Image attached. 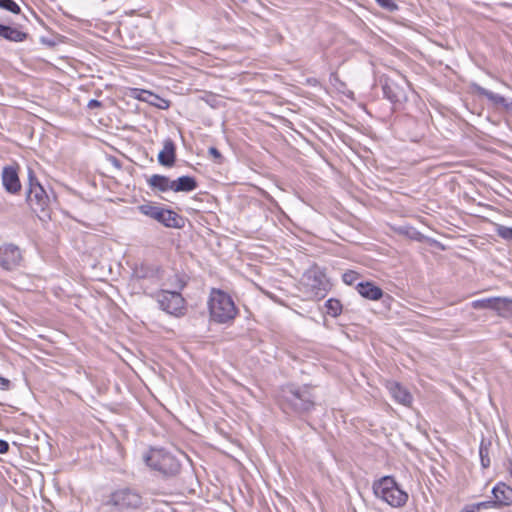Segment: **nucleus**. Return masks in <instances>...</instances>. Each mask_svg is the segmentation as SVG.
<instances>
[{
  "instance_id": "12",
  "label": "nucleus",
  "mask_w": 512,
  "mask_h": 512,
  "mask_svg": "<svg viewBox=\"0 0 512 512\" xmlns=\"http://www.w3.org/2000/svg\"><path fill=\"white\" fill-rule=\"evenodd\" d=\"M471 88L477 95L486 97L495 107H501L506 112L512 113V99H508L499 94H496L477 83H473Z\"/></svg>"
},
{
  "instance_id": "25",
  "label": "nucleus",
  "mask_w": 512,
  "mask_h": 512,
  "mask_svg": "<svg viewBox=\"0 0 512 512\" xmlns=\"http://www.w3.org/2000/svg\"><path fill=\"white\" fill-rule=\"evenodd\" d=\"M327 314L331 317H338L342 313V304L338 299L330 298L326 301Z\"/></svg>"
},
{
  "instance_id": "8",
  "label": "nucleus",
  "mask_w": 512,
  "mask_h": 512,
  "mask_svg": "<svg viewBox=\"0 0 512 512\" xmlns=\"http://www.w3.org/2000/svg\"><path fill=\"white\" fill-rule=\"evenodd\" d=\"M302 283L306 293L316 299L324 298L329 289V282L325 273L317 267L304 273Z\"/></svg>"
},
{
  "instance_id": "39",
  "label": "nucleus",
  "mask_w": 512,
  "mask_h": 512,
  "mask_svg": "<svg viewBox=\"0 0 512 512\" xmlns=\"http://www.w3.org/2000/svg\"><path fill=\"white\" fill-rule=\"evenodd\" d=\"M402 82H403V84H405L406 86H408V82H407L404 78L402 79Z\"/></svg>"
},
{
  "instance_id": "4",
  "label": "nucleus",
  "mask_w": 512,
  "mask_h": 512,
  "mask_svg": "<svg viewBox=\"0 0 512 512\" xmlns=\"http://www.w3.org/2000/svg\"><path fill=\"white\" fill-rule=\"evenodd\" d=\"M143 460L149 468L158 471L164 477H174L181 470L179 460L169 451L162 448H150L143 455Z\"/></svg>"
},
{
  "instance_id": "2",
  "label": "nucleus",
  "mask_w": 512,
  "mask_h": 512,
  "mask_svg": "<svg viewBox=\"0 0 512 512\" xmlns=\"http://www.w3.org/2000/svg\"><path fill=\"white\" fill-rule=\"evenodd\" d=\"M210 320L217 324H230L238 315L232 297L223 290L212 288L208 300Z\"/></svg>"
},
{
  "instance_id": "35",
  "label": "nucleus",
  "mask_w": 512,
  "mask_h": 512,
  "mask_svg": "<svg viewBox=\"0 0 512 512\" xmlns=\"http://www.w3.org/2000/svg\"><path fill=\"white\" fill-rule=\"evenodd\" d=\"M9 451V443L3 439H0V454H5Z\"/></svg>"
},
{
  "instance_id": "11",
  "label": "nucleus",
  "mask_w": 512,
  "mask_h": 512,
  "mask_svg": "<svg viewBox=\"0 0 512 512\" xmlns=\"http://www.w3.org/2000/svg\"><path fill=\"white\" fill-rule=\"evenodd\" d=\"M382 91L384 97L394 104L403 103L408 99L405 86L391 78H385Z\"/></svg>"
},
{
  "instance_id": "7",
  "label": "nucleus",
  "mask_w": 512,
  "mask_h": 512,
  "mask_svg": "<svg viewBox=\"0 0 512 512\" xmlns=\"http://www.w3.org/2000/svg\"><path fill=\"white\" fill-rule=\"evenodd\" d=\"M141 214L156 220L168 228H182L184 226V218L171 209H165L161 206L146 203L138 206Z\"/></svg>"
},
{
  "instance_id": "6",
  "label": "nucleus",
  "mask_w": 512,
  "mask_h": 512,
  "mask_svg": "<svg viewBox=\"0 0 512 512\" xmlns=\"http://www.w3.org/2000/svg\"><path fill=\"white\" fill-rule=\"evenodd\" d=\"M105 505L119 512L135 510L142 505V496L135 489L123 487L113 491Z\"/></svg>"
},
{
  "instance_id": "26",
  "label": "nucleus",
  "mask_w": 512,
  "mask_h": 512,
  "mask_svg": "<svg viewBox=\"0 0 512 512\" xmlns=\"http://www.w3.org/2000/svg\"><path fill=\"white\" fill-rule=\"evenodd\" d=\"M494 297L483 298L471 302V307L476 310L493 309Z\"/></svg>"
},
{
  "instance_id": "20",
  "label": "nucleus",
  "mask_w": 512,
  "mask_h": 512,
  "mask_svg": "<svg viewBox=\"0 0 512 512\" xmlns=\"http://www.w3.org/2000/svg\"><path fill=\"white\" fill-rule=\"evenodd\" d=\"M389 392L392 398L400 404L410 405L412 402V395L410 392L398 382H391L388 385Z\"/></svg>"
},
{
  "instance_id": "19",
  "label": "nucleus",
  "mask_w": 512,
  "mask_h": 512,
  "mask_svg": "<svg viewBox=\"0 0 512 512\" xmlns=\"http://www.w3.org/2000/svg\"><path fill=\"white\" fill-rule=\"evenodd\" d=\"M198 187V182L195 177L189 175H183L175 180H172V191L179 192H191Z\"/></svg>"
},
{
  "instance_id": "13",
  "label": "nucleus",
  "mask_w": 512,
  "mask_h": 512,
  "mask_svg": "<svg viewBox=\"0 0 512 512\" xmlns=\"http://www.w3.org/2000/svg\"><path fill=\"white\" fill-rule=\"evenodd\" d=\"M495 509L512 505V487L504 482H498L491 491Z\"/></svg>"
},
{
  "instance_id": "33",
  "label": "nucleus",
  "mask_w": 512,
  "mask_h": 512,
  "mask_svg": "<svg viewBox=\"0 0 512 512\" xmlns=\"http://www.w3.org/2000/svg\"><path fill=\"white\" fill-rule=\"evenodd\" d=\"M472 506L474 507V510L478 512L480 509L494 508V503L493 500H487L476 504H472Z\"/></svg>"
},
{
  "instance_id": "29",
  "label": "nucleus",
  "mask_w": 512,
  "mask_h": 512,
  "mask_svg": "<svg viewBox=\"0 0 512 512\" xmlns=\"http://www.w3.org/2000/svg\"><path fill=\"white\" fill-rule=\"evenodd\" d=\"M171 286L175 289L174 291H181L186 286V281L178 274H175L171 279Z\"/></svg>"
},
{
  "instance_id": "30",
  "label": "nucleus",
  "mask_w": 512,
  "mask_h": 512,
  "mask_svg": "<svg viewBox=\"0 0 512 512\" xmlns=\"http://www.w3.org/2000/svg\"><path fill=\"white\" fill-rule=\"evenodd\" d=\"M377 4L386 9L389 12L396 11L398 9V5L394 2V0H375Z\"/></svg>"
},
{
  "instance_id": "37",
  "label": "nucleus",
  "mask_w": 512,
  "mask_h": 512,
  "mask_svg": "<svg viewBox=\"0 0 512 512\" xmlns=\"http://www.w3.org/2000/svg\"><path fill=\"white\" fill-rule=\"evenodd\" d=\"M460 512H477L472 505H466Z\"/></svg>"
},
{
  "instance_id": "3",
  "label": "nucleus",
  "mask_w": 512,
  "mask_h": 512,
  "mask_svg": "<svg viewBox=\"0 0 512 512\" xmlns=\"http://www.w3.org/2000/svg\"><path fill=\"white\" fill-rule=\"evenodd\" d=\"M26 202L31 210L35 212L40 219L49 216L51 197L40 184L38 178L31 168L28 169Z\"/></svg>"
},
{
  "instance_id": "17",
  "label": "nucleus",
  "mask_w": 512,
  "mask_h": 512,
  "mask_svg": "<svg viewBox=\"0 0 512 512\" xmlns=\"http://www.w3.org/2000/svg\"><path fill=\"white\" fill-rule=\"evenodd\" d=\"M147 184L154 193L172 191V180L165 175L153 174L147 178Z\"/></svg>"
},
{
  "instance_id": "16",
  "label": "nucleus",
  "mask_w": 512,
  "mask_h": 512,
  "mask_svg": "<svg viewBox=\"0 0 512 512\" xmlns=\"http://www.w3.org/2000/svg\"><path fill=\"white\" fill-rule=\"evenodd\" d=\"M176 161V146L172 139L164 141L163 149L158 154V162L165 167H172Z\"/></svg>"
},
{
  "instance_id": "38",
  "label": "nucleus",
  "mask_w": 512,
  "mask_h": 512,
  "mask_svg": "<svg viewBox=\"0 0 512 512\" xmlns=\"http://www.w3.org/2000/svg\"><path fill=\"white\" fill-rule=\"evenodd\" d=\"M509 472L511 474V477H512V459L510 460V467H509Z\"/></svg>"
},
{
  "instance_id": "18",
  "label": "nucleus",
  "mask_w": 512,
  "mask_h": 512,
  "mask_svg": "<svg viewBox=\"0 0 512 512\" xmlns=\"http://www.w3.org/2000/svg\"><path fill=\"white\" fill-rule=\"evenodd\" d=\"M357 292L369 300H379L383 297V290L374 283L366 281L356 285Z\"/></svg>"
},
{
  "instance_id": "28",
  "label": "nucleus",
  "mask_w": 512,
  "mask_h": 512,
  "mask_svg": "<svg viewBox=\"0 0 512 512\" xmlns=\"http://www.w3.org/2000/svg\"><path fill=\"white\" fill-rule=\"evenodd\" d=\"M0 8L13 14L21 12L20 6L14 0H0Z\"/></svg>"
},
{
  "instance_id": "15",
  "label": "nucleus",
  "mask_w": 512,
  "mask_h": 512,
  "mask_svg": "<svg viewBox=\"0 0 512 512\" xmlns=\"http://www.w3.org/2000/svg\"><path fill=\"white\" fill-rule=\"evenodd\" d=\"M133 274L137 279L158 280L163 276V269L159 265L141 263L135 267Z\"/></svg>"
},
{
  "instance_id": "1",
  "label": "nucleus",
  "mask_w": 512,
  "mask_h": 512,
  "mask_svg": "<svg viewBox=\"0 0 512 512\" xmlns=\"http://www.w3.org/2000/svg\"><path fill=\"white\" fill-rule=\"evenodd\" d=\"M313 386L287 384L280 390L279 406L287 415L302 416L315 408Z\"/></svg>"
},
{
  "instance_id": "32",
  "label": "nucleus",
  "mask_w": 512,
  "mask_h": 512,
  "mask_svg": "<svg viewBox=\"0 0 512 512\" xmlns=\"http://www.w3.org/2000/svg\"><path fill=\"white\" fill-rule=\"evenodd\" d=\"M210 156L213 157L214 161L218 164H221L223 161V156L220 151L215 147H210L208 150Z\"/></svg>"
},
{
  "instance_id": "31",
  "label": "nucleus",
  "mask_w": 512,
  "mask_h": 512,
  "mask_svg": "<svg viewBox=\"0 0 512 512\" xmlns=\"http://www.w3.org/2000/svg\"><path fill=\"white\" fill-rule=\"evenodd\" d=\"M359 277V274L355 271H347L343 274L342 279L343 282L352 285Z\"/></svg>"
},
{
  "instance_id": "34",
  "label": "nucleus",
  "mask_w": 512,
  "mask_h": 512,
  "mask_svg": "<svg viewBox=\"0 0 512 512\" xmlns=\"http://www.w3.org/2000/svg\"><path fill=\"white\" fill-rule=\"evenodd\" d=\"M11 388V381L7 378L0 377V390L8 391Z\"/></svg>"
},
{
  "instance_id": "22",
  "label": "nucleus",
  "mask_w": 512,
  "mask_h": 512,
  "mask_svg": "<svg viewBox=\"0 0 512 512\" xmlns=\"http://www.w3.org/2000/svg\"><path fill=\"white\" fill-rule=\"evenodd\" d=\"M499 316L512 317V299L507 297H494L493 309Z\"/></svg>"
},
{
  "instance_id": "36",
  "label": "nucleus",
  "mask_w": 512,
  "mask_h": 512,
  "mask_svg": "<svg viewBox=\"0 0 512 512\" xmlns=\"http://www.w3.org/2000/svg\"><path fill=\"white\" fill-rule=\"evenodd\" d=\"M101 106H102V103L96 99H91L87 104V108L91 109V110L94 108L101 107Z\"/></svg>"
},
{
  "instance_id": "24",
  "label": "nucleus",
  "mask_w": 512,
  "mask_h": 512,
  "mask_svg": "<svg viewBox=\"0 0 512 512\" xmlns=\"http://www.w3.org/2000/svg\"><path fill=\"white\" fill-rule=\"evenodd\" d=\"M490 448H491V441L482 439L480 446H479V455L481 460V465L483 468H488L490 466Z\"/></svg>"
},
{
  "instance_id": "9",
  "label": "nucleus",
  "mask_w": 512,
  "mask_h": 512,
  "mask_svg": "<svg viewBox=\"0 0 512 512\" xmlns=\"http://www.w3.org/2000/svg\"><path fill=\"white\" fill-rule=\"evenodd\" d=\"M160 309L175 317L186 313V301L179 291L161 290L156 295Z\"/></svg>"
},
{
  "instance_id": "10",
  "label": "nucleus",
  "mask_w": 512,
  "mask_h": 512,
  "mask_svg": "<svg viewBox=\"0 0 512 512\" xmlns=\"http://www.w3.org/2000/svg\"><path fill=\"white\" fill-rule=\"evenodd\" d=\"M22 260L20 249L13 244L0 246V267L6 271L16 269Z\"/></svg>"
},
{
  "instance_id": "23",
  "label": "nucleus",
  "mask_w": 512,
  "mask_h": 512,
  "mask_svg": "<svg viewBox=\"0 0 512 512\" xmlns=\"http://www.w3.org/2000/svg\"><path fill=\"white\" fill-rule=\"evenodd\" d=\"M138 98L159 109H167L170 106V102L168 100L161 98L160 96L150 91L142 90Z\"/></svg>"
},
{
  "instance_id": "14",
  "label": "nucleus",
  "mask_w": 512,
  "mask_h": 512,
  "mask_svg": "<svg viewBox=\"0 0 512 512\" xmlns=\"http://www.w3.org/2000/svg\"><path fill=\"white\" fill-rule=\"evenodd\" d=\"M2 184L7 192L16 194L21 189V183L17 169L13 166H6L2 171Z\"/></svg>"
},
{
  "instance_id": "21",
  "label": "nucleus",
  "mask_w": 512,
  "mask_h": 512,
  "mask_svg": "<svg viewBox=\"0 0 512 512\" xmlns=\"http://www.w3.org/2000/svg\"><path fill=\"white\" fill-rule=\"evenodd\" d=\"M0 37L10 42H23L27 40L28 34L15 27L0 24Z\"/></svg>"
},
{
  "instance_id": "5",
  "label": "nucleus",
  "mask_w": 512,
  "mask_h": 512,
  "mask_svg": "<svg viewBox=\"0 0 512 512\" xmlns=\"http://www.w3.org/2000/svg\"><path fill=\"white\" fill-rule=\"evenodd\" d=\"M377 498L382 499L391 507H403L408 501V494L400 488L392 476H384L373 484Z\"/></svg>"
},
{
  "instance_id": "27",
  "label": "nucleus",
  "mask_w": 512,
  "mask_h": 512,
  "mask_svg": "<svg viewBox=\"0 0 512 512\" xmlns=\"http://www.w3.org/2000/svg\"><path fill=\"white\" fill-rule=\"evenodd\" d=\"M496 234L505 241L512 242V227L497 224L495 228Z\"/></svg>"
}]
</instances>
